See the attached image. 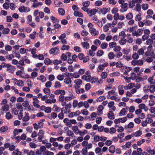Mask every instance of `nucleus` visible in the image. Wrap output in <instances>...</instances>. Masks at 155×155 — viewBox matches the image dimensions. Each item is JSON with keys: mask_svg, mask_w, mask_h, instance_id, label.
<instances>
[{"mask_svg": "<svg viewBox=\"0 0 155 155\" xmlns=\"http://www.w3.org/2000/svg\"><path fill=\"white\" fill-rule=\"evenodd\" d=\"M66 113V111L64 112L63 113L62 112L60 113L58 115V117L60 119H62L64 118V114Z\"/></svg>", "mask_w": 155, "mask_h": 155, "instance_id": "nucleus-43", "label": "nucleus"}, {"mask_svg": "<svg viewBox=\"0 0 155 155\" xmlns=\"http://www.w3.org/2000/svg\"><path fill=\"white\" fill-rule=\"evenodd\" d=\"M27 109L28 110V111H30L31 110L32 111L35 110V109L32 105H29L27 107H25V110H27Z\"/></svg>", "mask_w": 155, "mask_h": 155, "instance_id": "nucleus-23", "label": "nucleus"}, {"mask_svg": "<svg viewBox=\"0 0 155 155\" xmlns=\"http://www.w3.org/2000/svg\"><path fill=\"white\" fill-rule=\"evenodd\" d=\"M58 49V48L57 47L52 48L50 50L49 52L51 54H53L56 52V50H57L58 51H59Z\"/></svg>", "mask_w": 155, "mask_h": 155, "instance_id": "nucleus-13", "label": "nucleus"}, {"mask_svg": "<svg viewBox=\"0 0 155 155\" xmlns=\"http://www.w3.org/2000/svg\"><path fill=\"white\" fill-rule=\"evenodd\" d=\"M19 11L21 13L23 12H29L30 10L29 8L25 7L24 6H21L18 8Z\"/></svg>", "mask_w": 155, "mask_h": 155, "instance_id": "nucleus-3", "label": "nucleus"}, {"mask_svg": "<svg viewBox=\"0 0 155 155\" xmlns=\"http://www.w3.org/2000/svg\"><path fill=\"white\" fill-rule=\"evenodd\" d=\"M61 87L60 83L58 81L55 82L54 87L55 88H60Z\"/></svg>", "mask_w": 155, "mask_h": 155, "instance_id": "nucleus-44", "label": "nucleus"}, {"mask_svg": "<svg viewBox=\"0 0 155 155\" xmlns=\"http://www.w3.org/2000/svg\"><path fill=\"white\" fill-rule=\"evenodd\" d=\"M108 117L110 120H113L114 119V114L112 111H109L107 114Z\"/></svg>", "mask_w": 155, "mask_h": 155, "instance_id": "nucleus-9", "label": "nucleus"}, {"mask_svg": "<svg viewBox=\"0 0 155 155\" xmlns=\"http://www.w3.org/2000/svg\"><path fill=\"white\" fill-rule=\"evenodd\" d=\"M108 46V44L107 43H104L101 45V47L102 49L106 48Z\"/></svg>", "mask_w": 155, "mask_h": 155, "instance_id": "nucleus-35", "label": "nucleus"}, {"mask_svg": "<svg viewBox=\"0 0 155 155\" xmlns=\"http://www.w3.org/2000/svg\"><path fill=\"white\" fill-rule=\"evenodd\" d=\"M85 90L83 88H81L79 89L78 90H77L76 91V93L78 94H79L80 93H83L84 92Z\"/></svg>", "mask_w": 155, "mask_h": 155, "instance_id": "nucleus-48", "label": "nucleus"}, {"mask_svg": "<svg viewBox=\"0 0 155 155\" xmlns=\"http://www.w3.org/2000/svg\"><path fill=\"white\" fill-rule=\"evenodd\" d=\"M29 115V114L28 113H26V116H25L22 119L23 121H28L30 118Z\"/></svg>", "mask_w": 155, "mask_h": 155, "instance_id": "nucleus-22", "label": "nucleus"}, {"mask_svg": "<svg viewBox=\"0 0 155 155\" xmlns=\"http://www.w3.org/2000/svg\"><path fill=\"white\" fill-rule=\"evenodd\" d=\"M64 76L63 75H59L57 76V79L59 81H62L64 79Z\"/></svg>", "mask_w": 155, "mask_h": 155, "instance_id": "nucleus-54", "label": "nucleus"}, {"mask_svg": "<svg viewBox=\"0 0 155 155\" xmlns=\"http://www.w3.org/2000/svg\"><path fill=\"white\" fill-rule=\"evenodd\" d=\"M51 109L50 107H47L45 108V111L47 113H49L51 112Z\"/></svg>", "mask_w": 155, "mask_h": 155, "instance_id": "nucleus-47", "label": "nucleus"}, {"mask_svg": "<svg viewBox=\"0 0 155 155\" xmlns=\"http://www.w3.org/2000/svg\"><path fill=\"white\" fill-rule=\"evenodd\" d=\"M58 13L61 15H64L65 13V11L62 8H59L58 10Z\"/></svg>", "mask_w": 155, "mask_h": 155, "instance_id": "nucleus-15", "label": "nucleus"}, {"mask_svg": "<svg viewBox=\"0 0 155 155\" xmlns=\"http://www.w3.org/2000/svg\"><path fill=\"white\" fill-rule=\"evenodd\" d=\"M115 55L114 54V53L112 52H110L108 54V57L109 58L110 60H111L112 59H113L114 57H115Z\"/></svg>", "mask_w": 155, "mask_h": 155, "instance_id": "nucleus-17", "label": "nucleus"}, {"mask_svg": "<svg viewBox=\"0 0 155 155\" xmlns=\"http://www.w3.org/2000/svg\"><path fill=\"white\" fill-rule=\"evenodd\" d=\"M9 106L8 105L6 104L2 107V110L3 111H7L8 110Z\"/></svg>", "mask_w": 155, "mask_h": 155, "instance_id": "nucleus-40", "label": "nucleus"}, {"mask_svg": "<svg viewBox=\"0 0 155 155\" xmlns=\"http://www.w3.org/2000/svg\"><path fill=\"white\" fill-rule=\"evenodd\" d=\"M84 54L82 53H81L79 54L77 57L79 58L80 60H82L84 59Z\"/></svg>", "mask_w": 155, "mask_h": 155, "instance_id": "nucleus-53", "label": "nucleus"}, {"mask_svg": "<svg viewBox=\"0 0 155 155\" xmlns=\"http://www.w3.org/2000/svg\"><path fill=\"white\" fill-rule=\"evenodd\" d=\"M87 152V147L83 148L81 151V153L83 155H86Z\"/></svg>", "mask_w": 155, "mask_h": 155, "instance_id": "nucleus-31", "label": "nucleus"}, {"mask_svg": "<svg viewBox=\"0 0 155 155\" xmlns=\"http://www.w3.org/2000/svg\"><path fill=\"white\" fill-rule=\"evenodd\" d=\"M16 105L17 108L18 109H19V110H22L23 109V107L21 104L17 103L16 104Z\"/></svg>", "mask_w": 155, "mask_h": 155, "instance_id": "nucleus-63", "label": "nucleus"}, {"mask_svg": "<svg viewBox=\"0 0 155 155\" xmlns=\"http://www.w3.org/2000/svg\"><path fill=\"white\" fill-rule=\"evenodd\" d=\"M105 99L106 97L104 96H101L98 98L97 99L96 101L97 102H100L102 101L103 100Z\"/></svg>", "mask_w": 155, "mask_h": 155, "instance_id": "nucleus-21", "label": "nucleus"}, {"mask_svg": "<svg viewBox=\"0 0 155 155\" xmlns=\"http://www.w3.org/2000/svg\"><path fill=\"white\" fill-rule=\"evenodd\" d=\"M116 45V43L115 42H111L109 44V46L110 48H112L113 47H114V46Z\"/></svg>", "mask_w": 155, "mask_h": 155, "instance_id": "nucleus-52", "label": "nucleus"}, {"mask_svg": "<svg viewBox=\"0 0 155 155\" xmlns=\"http://www.w3.org/2000/svg\"><path fill=\"white\" fill-rule=\"evenodd\" d=\"M54 153L49 151L48 150L46 151L43 153V155H54Z\"/></svg>", "mask_w": 155, "mask_h": 155, "instance_id": "nucleus-32", "label": "nucleus"}, {"mask_svg": "<svg viewBox=\"0 0 155 155\" xmlns=\"http://www.w3.org/2000/svg\"><path fill=\"white\" fill-rule=\"evenodd\" d=\"M81 44L82 45L83 48H85L86 49L88 48L89 44L87 42H82Z\"/></svg>", "mask_w": 155, "mask_h": 155, "instance_id": "nucleus-16", "label": "nucleus"}, {"mask_svg": "<svg viewBox=\"0 0 155 155\" xmlns=\"http://www.w3.org/2000/svg\"><path fill=\"white\" fill-rule=\"evenodd\" d=\"M61 58L63 61H66L67 59V56L64 54L63 53L61 56Z\"/></svg>", "mask_w": 155, "mask_h": 155, "instance_id": "nucleus-34", "label": "nucleus"}, {"mask_svg": "<svg viewBox=\"0 0 155 155\" xmlns=\"http://www.w3.org/2000/svg\"><path fill=\"white\" fill-rule=\"evenodd\" d=\"M99 9L100 8H98L97 9L93 8L89 10L87 14L89 15V16L91 17L93 15H95Z\"/></svg>", "mask_w": 155, "mask_h": 155, "instance_id": "nucleus-2", "label": "nucleus"}, {"mask_svg": "<svg viewBox=\"0 0 155 155\" xmlns=\"http://www.w3.org/2000/svg\"><path fill=\"white\" fill-rule=\"evenodd\" d=\"M70 48V46L69 45H64L62 46L61 49L62 50H68Z\"/></svg>", "mask_w": 155, "mask_h": 155, "instance_id": "nucleus-37", "label": "nucleus"}, {"mask_svg": "<svg viewBox=\"0 0 155 155\" xmlns=\"http://www.w3.org/2000/svg\"><path fill=\"white\" fill-rule=\"evenodd\" d=\"M87 129H90L92 127V125L90 123H87L84 126Z\"/></svg>", "mask_w": 155, "mask_h": 155, "instance_id": "nucleus-61", "label": "nucleus"}, {"mask_svg": "<svg viewBox=\"0 0 155 155\" xmlns=\"http://www.w3.org/2000/svg\"><path fill=\"white\" fill-rule=\"evenodd\" d=\"M143 22L146 25L148 26L151 25L152 24V22L149 20H148L146 19L143 20Z\"/></svg>", "mask_w": 155, "mask_h": 155, "instance_id": "nucleus-27", "label": "nucleus"}, {"mask_svg": "<svg viewBox=\"0 0 155 155\" xmlns=\"http://www.w3.org/2000/svg\"><path fill=\"white\" fill-rule=\"evenodd\" d=\"M88 34V32L85 30H82L81 31V35L82 36H87Z\"/></svg>", "mask_w": 155, "mask_h": 155, "instance_id": "nucleus-18", "label": "nucleus"}, {"mask_svg": "<svg viewBox=\"0 0 155 155\" xmlns=\"http://www.w3.org/2000/svg\"><path fill=\"white\" fill-rule=\"evenodd\" d=\"M141 15L140 14H138L136 15L135 17V20L136 21H140L141 19Z\"/></svg>", "mask_w": 155, "mask_h": 155, "instance_id": "nucleus-36", "label": "nucleus"}, {"mask_svg": "<svg viewBox=\"0 0 155 155\" xmlns=\"http://www.w3.org/2000/svg\"><path fill=\"white\" fill-rule=\"evenodd\" d=\"M147 88H149V91L151 93H153L155 91V87L153 85H151L150 86H148Z\"/></svg>", "mask_w": 155, "mask_h": 155, "instance_id": "nucleus-14", "label": "nucleus"}, {"mask_svg": "<svg viewBox=\"0 0 155 155\" xmlns=\"http://www.w3.org/2000/svg\"><path fill=\"white\" fill-rule=\"evenodd\" d=\"M15 69L14 66L9 64L7 68V71L11 73H13L15 71Z\"/></svg>", "mask_w": 155, "mask_h": 155, "instance_id": "nucleus-7", "label": "nucleus"}, {"mask_svg": "<svg viewBox=\"0 0 155 155\" xmlns=\"http://www.w3.org/2000/svg\"><path fill=\"white\" fill-rule=\"evenodd\" d=\"M121 48L119 46H116V45L114 46V51L115 52L119 51L121 50Z\"/></svg>", "mask_w": 155, "mask_h": 155, "instance_id": "nucleus-42", "label": "nucleus"}, {"mask_svg": "<svg viewBox=\"0 0 155 155\" xmlns=\"http://www.w3.org/2000/svg\"><path fill=\"white\" fill-rule=\"evenodd\" d=\"M128 6V4L127 3H124L121 4V9L120 10V11L121 12H126L127 10V8L125 9H123L124 8H126Z\"/></svg>", "mask_w": 155, "mask_h": 155, "instance_id": "nucleus-5", "label": "nucleus"}, {"mask_svg": "<svg viewBox=\"0 0 155 155\" xmlns=\"http://www.w3.org/2000/svg\"><path fill=\"white\" fill-rule=\"evenodd\" d=\"M104 54V51L102 50H98L97 53V55L98 56H101Z\"/></svg>", "mask_w": 155, "mask_h": 155, "instance_id": "nucleus-39", "label": "nucleus"}, {"mask_svg": "<svg viewBox=\"0 0 155 155\" xmlns=\"http://www.w3.org/2000/svg\"><path fill=\"white\" fill-rule=\"evenodd\" d=\"M44 62L46 64L48 65L50 63V60L49 58H47L44 60Z\"/></svg>", "mask_w": 155, "mask_h": 155, "instance_id": "nucleus-64", "label": "nucleus"}, {"mask_svg": "<svg viewBox=\"0 0 155 155\" xmlns=\"http://www.w3.org/2000/svg\"><path fill=\"white\" fill-rule=\"evenodd\" d=\"M133 18V15L131 13H129L127 14L126 16V18L128 20H130Z\"/></svg>", "mask_w": 155, "mask_h": 155, "instance_id": "nucleus-30", "label": "nucleus"}, {"mask_svg": "<svg viewBox=\"0 0 155 155\" xmlns=\"http://www.w3.org/2000/svg\"><path fill=\"white\" fill-rule=\"evenodd\" d=\"M81 113L84 115H87L88 114V111L86 109H84L81 110Z\"/></svg>", "mask_w": 155, "mask_h": 155, "instance_id": "nucleus-55", "label": "nucleus"}, {"mask_svg": "<svg viewBox=\"0 0 155 155\" xmlns=\"http://www.w3.org/2000/svg\"><path fill=\"white\" fill-rule=\"evenodd\" d=\"M148 6L147 4H143L142 5V8L144 10H147L148 8Z\"/></svg>", "mask_w": 155, "mask_h": 155, "instance_id": "nucleus-60", "label": "nucleus"}, {"mask_svg": "<svg viewBox=\"0 0 155 155\" xmlns=\"http://www.w3.org/2000/svg\"><path fill=\"white\" fill-rule=\"evenodd\" d=\"M81 114V112L79 110H77L75 112H72L69 114L68 115L69 117L71 118L74 116L79 115Z\"/></svg>", "mask_w": 155, "mask_h": 155, "instance_id": "nucleus-4", "label": "nucleus"}, {"mask_svg": "<svg viewBox=\"0 0 155 155\" xmlns=\"http://www.w3.org/2000/svg\"><path fill=\"white\" fill-rule=\"evenodd\" d=\"M126 114V110L124 108H123L119 113V116H124Z\"/></svg>", "mask_w": 155, "mask_h": 155, "instance_id": "nucleus-25", "label": "nucleus"}, {"mask_svg": "<svg viewBox=\"0 0 155 155\" xmlns=\"http://www.w3.org/2000/svg\"><path fill=\"white\" fill-rule=\"evenodd\" d=\"M45 121L44 119L41 120L38 122V126L40 128H41L43 127V122Z\"/></svg>", "mask_w": 155, "mask_h": 155, "instance_id": "nucleus-29", "label": "nucleus"}, {"mask_svg": "<svg viewBox=\"0 0 155 155\" xmlns=\"http://www.w3.org/2000/svg\"><path fill=\"white\" fill-rule=\"evenodd\" d=\"M64 82L66 84H69L71 83V78H67L64 79Z\"/></svg>", "mask_w": 155, "mask_h": 155, "instance_id": "nucleus-24", "label": "nucleus"}, {"mask_svg": "<svg viewBox=\"0 0 155 155\" xmlns=\"http://www.w3.org/2000/svg\"><path fill=\"white\" fill-rule=\"evenodd\" d=\"M100 10L98 12V13L100 15L101 13L103 15L106 14L107 12H109L110 11V8H103L101 9H100Z\"/></svg>", "mask_w": 155, "mask_h": 155, "instance_id": "nucleus-1", "label": "nucleus"}, {"mask_svg": "<svg viewBox=\"0 0 155 155\" xmlns=\"http://www.w3.org/2000/svg\"><path fill=\"white\" fill-rule=\"evenodd\" d=\"M90 33L91 34L92 36H95L98 34V31H96V29L93 28L89 30Z\"/></svg>", "mask_w": 155, "mask_h": 155, "instance_id": "nucleus-8", "label": "nucleus"}, {"mask_svg": "<svg viewBox=\"0 0 155 155\" xmlns=\"http://www.w3.org/2000/svg\"><path fill=\"white\" fill-rule=\"evenodd\" d=\"M8 127L7 126H2L0 130L1 132H4L8 130Z\"/></svg>", "mask_w": 155, "mask_h": 155, "instance_id": "nucleus-28", "label": "nucleus"}, {"mask_svg": "<svg viewBox=\"0 0 155 155\" xmlns=\"http://www.w3.org/2000/svg\"><path fill=\"white\" fill-rule=\"evenodd\" d=\"M43 91L45 94H50L51 92L50 89L48 88H45L43 89Z\"/></svg>", "mask_w": 155, "mask_h": 155, "instance_id": "nucleus-50", "label": "nucleus"}, {"mask_svg": "<svg viewBox=\"0 0 155 155\" xmlns=\"http://www.w3.org/2000/svg\"><path fill=\"white\" fill-rule=\"evenodd\" d=\"M102 4V2L101 1H97L95 2V5L96 6H100Z\"/></svg>", "mask_w": 155, "mask_h": 155, "instance_id": "nucleus-51", "label": "nucleus"}, {"mask_svg": "<svg viewBox=\"0 0 155 155\" xmlns=\"http://www.w3.org/2000/svg\"><path fill=\"white\" fill-rule=\"evenodd\" d=\"M72 130L76 134H78V132L79 130L77 126H73L72 127Z\"/></svg>", "mask_w": 155, "mask_h": 155, "instance_id": "nucleus-19", "label": "nucleus"}, {"mask_svg": "<svg viewBox=\"0 0 155 155\" xmlns=\"http://www.w3.org/2000/svg\"><path fill=\"white\" fill-rule=\"evenodd\" d=\"M74 50L77 52H79L81 51V50L80 47L78 46H75L74 48Z\"/></svg>", "mask_w": 155, "mask_h": 155, "instance_id": "nucleus-57", "label": "nucleus"}, {"mask_svg": "<svg viewBox=\"0 0 155 155\" xmlns=\"http://www.w3.org/2000/svg\"><path fill=\"white\" fill-rule=\"evenodd\" d=\"M104 109V107L101 105H100L98 106L97 110V114L98 116H100L103 113L102 110Z\"/></svg>", "mask_w": 155, "mask_h": 155, "instance_id": "nucleus-6", "label": "nucleus"}, {"mask_svg": "<svg viewBox=\"0 0 155 155\" xmlns=\"http://www.w3.org/2000/svg\"><path fill=\"white\" fill-rule=\"evenodd\" d=\"M52 110H53L55 112H58L60 111V108L58 107L57 106L54 104L52 108Z\"/></svg>", "mask_w": 155, "mask_h": 155, "instance_id": "nucleus-11", "label": "nucleus"}, {"mask_svg": "<svg viewBox=\"0 0 155 155\" xmlns=\"http://www.w3.org/2000/svg\"><path fill=\"white\" fill-rule=\"evenodd\" d=\"M118 10L117 8H113L111 11L112 14H116L118 12Z\"/></svg>", "mask_w": 155, "mask_h": 155, "instance_id": "nucleus-59", "label": "nucleus"}, {"mask_svg": "<svg viewBox=\"0 0 155 155\" xmlns=\"http://www.w3.org/2000/svg\"><path fill=\"white\" fill-rule=\"evenodd\" d=\"M74 82L77 85H80L81 84L82 81L80 79H77L75 80Z\"/></svg>", "mask_w": 155, "mask_h": 155, "instance_id": "nucleus-62", "label": "nucleus"}, {"mask_svg": "<svg viewBox=\"0 0 155 155\" xmlns=\"http://www.w3.org/2000/svg\"><path fill=\"white\" fill-rule=\"evenodd\" d=\"M50 18L54 23H58L59 22V20L53 16H51Z\"/></svg>", "mask_w": 155, "mask_h": 155, "instance_id": "nucleus-20", "label": "nucleus"}, {"mask_svg": "<svg viewBox=\"0 0 155 155\" xmlns=\"http://www.w3.org/2000/svg\"><path fill=\"white\" fill-rule=\"evenodd\" d=\"M12 117V115L10 113L8 112L6 114V118L8 120L10 119Z\"/></svg>", "mask_w": 155, "mask_h": 155, "instance_id": "nucleus-49", "label": "nucleus"}, {"mask_svg": "<svg viewBox=\"0 0 155 155\" xmlns=\"http://www.w3.org/2000/svg\"><path fill=\"white\" fill-rule=\"evenodd\" d=\"M5 49L7 51H10L12 50V48L9 45H6L5 46Z\"/></svg>", "mask_w": 155, "mask_h": 155, "instance_id": "nucleus-56", "label": "nucleus"}, {"mask_svg": "<svg viewBox=\"0 0 155 155\" xmlns=\"http://www.w3.org/2000/svg\"><path fill=\"white\" fill-rule=\"evenodd\" d=\"M107 76V73L106 72H102L101 73V76L103 79L106 78Z\"/></svg>", "mask_w": 155, "mask_h": 155, "instance_id": "nucleus-38", "label": "nucleus"}, {"mask_svg": "<svg viewBox=\"0 0 155 155\" xmlns=\"http://www.w3.org/2000/svg\"><path fill=\"white\" fill-rule=\"evenodd\" d=\"M10 31V29L8 28H5L3 30L2 33L3 34H7Z\"/></svg>", "mask_w": 155, "mask_h": 155, "instance_id": "nucleus-33", "label": "nucleus"}, {"mask_svg": "<svg viewBox=\"0 0 155 155\" xmlns=\"http://www.w3.org/2000/svg\"><path fill=\"white\" fill-rule=\"evenodd\" d=\"M153 43V41L151 39H149L147 40L146 41V44L147 45H152Z\"/></svg>", "mask_w": 155, "mask_h": 155, "instance_id": "nucleus-58", "label": "nucleus"}, {"mask_svg": "<svg viewBox=\"0 0 155 155\" xmlns=\"http://www.w3.org/2000/svg\"><path fill=\"white\" fill-rule=\"evenodd\" d=\"M74 15L76 17L78 16L80 17H83V14L78 11H75L74 12Z\"/></svg>", "mask_w": 155, "mask_h": 155, "instance_id": "nucleus-10", "label": "nucleus"}, {"mask_svg": "<svg viewBox=\"0 0 155 155\" xmlns=\"http://www.w3.org/2000/svg\"><path fill=\"white\" fill-rule=\"evenodd\" d=\"M24 102L22 103L23 106L25 107H26L29 104V102L27 101H23Z\"/></svg>", "mask_w": 155, "mask_h": 155, "instance_id": "nucleus-46", "label": "nucleus"}, {"mask_svg": "<svg viewBox=\"0 0 155 155\" xmlns=\"http://www.w3.org/2000/svg\"><path fill=\"white\" fill-rule=\"evenodd\" d=\"M98 80V78L95 77H93L91 80V82L92 83L96 82Z\"/></svg>", "mask_w": 155, "mask_h": 155, "instance_id": "nucleus-41", "label": "nucleus"}, {"mask_svg": "<svg viewBox=\"0 0 155 155\" xmlns=\"http://www.w3.org/2000/svg\"><path fill=\"white\" fill-rule=\"evenodd\" d=\"M90 2L89 1L83 2V5L84 7H88L90 5Z\"/></svg>", "mask_w": 155, "mask_h": 155, "instance_id": "nucleus-45", "label": "nucleus"}, {"mask_svg": "<svg viewBox=\"0 0 155 155\" xmlns=\"http://www.w3.org/2000/svg\"><path fill=\"white\" fill-rule=\"evenodd\" d=\"M109 151L112 153H114L115 151V147L114 145H111L110 146L109 149Z\"/></svg>", "mask_w": 155, "mask_h": 155, "instance_id": "nucleus-12", "label": "nucleus"}, {"mask_svg": "<svg viewBox=\"0 0 155 155\" xmlns=\"http://www.w3.org/2000/svg\"><path fill=\"white\" fill-rule=\"evenodd\" d=\"M14 57V56L12 54H10L9 55H7L5 56V58L6 59L10 61L12 60V58Z\"/></svg>", "mask_w": 155, "mask_h": 155, "instance_id": "nucleus-26", "label": "nucleus"}]
</instances>
